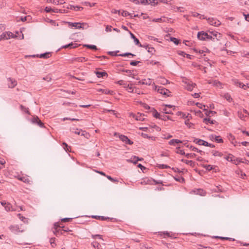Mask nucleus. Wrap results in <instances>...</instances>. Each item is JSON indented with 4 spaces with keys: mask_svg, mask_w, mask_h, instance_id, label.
I'll return each mask as SVG.
<instances>
[{
    "mask_svg": "<svg viewBox=\"0 0 249 249\" xmlns=\"http://www.w3.org/2000/svg\"><path fill=\"white\" fill-rule=\"evenodd\" d=\"M197 37L198 39L203 41L212 40L216 45L221 44L219 41L222 38V35L216 31L209 32L206 33L204 31L199 32L197 33Z\"/></svg>",
    "mask_w": 249,
    "mask_h": 249,
    "instance_id": "1",
    "label": "nucleus"
},
{
    "mask_svg": "<svg viewBox=\"0 0 249 249\" xmlns=\"http://www.w3.org/2000/svg\"><path fill=\"white\" fill-rule=\"evenodd\" d=\"M9 229L12 232L15 234L23 232L25 231V229L22 224L11 225L9 227Z\"/></svg>",
    "mask_w": 249,
    "mask_h": 249,
    "instance_id": "2",
    "label": "nucleus"
},
{
    "mask_svg": "<svg viewBox=\"0 0 249 249\" xmlns=\"http://www.w3.org/2000/svg\"><path fill=\"white\" fill-rule=\"evenodd\" d=\"M13 36V34L11 32H4L0 35V40L8 39Z\"/></svg>",
    "mask_w": 249,
    "mask_h": 249,
    "instance_id": "3",
    "label": "nucleus"
},
{
    "mask_svg": "<svg viewBox=\"0 0 249 249\" xmlns=\"http://www.w3.org/2000/svg\"><path fill=\"white\" fill-rule=\"evenodd\" d=\"M208 20V22L211 25H213L214 26H218L221 24V22L220 21L213 18H208L207 19Z\"/></svg>",
    "mask_w": 249,
    "mask_h": 249,
    "instance_id": "4",
    "label": "nucleus"
},
{
    "mask_svg": "<svg viewBox=\"0 0 249 249\" xmlns=\"http://www.w3.org/2000/svg\"><path fill=\"white\" fill-rule=\"evenodd\" d=\"M119 138L122 142H124L125 144L131 145L133 143V142L130 140H129L128 138L125 135H119Z\"/></svg>",
    "mask_w": 249,
    "mask_h": 249,
    "instance_id": "5",
    "label": "nucleus"
},
{
    "mask_svg": "<svg viewBox=\"0 0 249 249\" xmlns=\"http://www.w3.org/2000/svg\"><path fill=\"white\" fill-rule=\"evenodd\" d=\"M18 179L28 184H31L32 183V181L31 179H30L28 176H18Z\"/></svg>",
    "mask_w": 249,
    "mask_h": 249,
    "instance_id": "6",
    "label": "nucleus"
},
{
    "mask_svg": "<svg viewBox=\"0 0 249 249\" xmlns=\"http://www.w3.org/2000/svg\"><path fill=\"white\" fill-rule=\"evenodd\" d=\"M143 114L138 113L137 114H133V117L135 118L136 120L142 121L144 120Z\"/></svg>",
    "mask_w": 249,
    "mask_h": 249,
    "instance_id": "7",
    "label": "nucleus"
},
{
    "mask_svg": "<svg viewBox=\"0 0 249 249\" xmlns=\"http://www.w3.org/2000/svg\"><path fill=\"white\" fill-rule=\"evenodd\" d=\"M68 24H69V26L73 27L75 28V29H80L82 28V26H81L82 23H81L80 22L72 23V22H68ZM83 24V23H82V24Z\"/></svg>",
    "mask_w": 249,
    "mask_h": 249,
    "instance_id": "8",
    "label": "nucleus"
},
{
    "mask_svg": "<svg viewBox=\"0 0 249 249\" xmlns=\"http://www.w3.org/2000/svg\"><path fill=\"white\" fill-rule=\"evenodd\" d=\"M7 80L10 82V83H8V87L10 88H14L17 84V82L16 80L11 79V78H9L7 79Z\"/></svg>",
    "mask_w": 249,
    "mask_h": 249,
    "instance_id": "9",
    "label": "nucleus"
},
{
    "mask_svg": "<svg viewBox=\"0 0 249 249\" xmlns=\"http://www.w3.org/2000/svg\"><path fill=\"white\" fill-rule=\"evenodd\" d=\"M131 37L134 40V41L136 45L139 46H142L141 43L140 42L139 39L136 38L135 36L131 32H129Z\"/></svg>",
    "mask_w": 249,
    "mask_h": 249,
    "instance_id": "10",
    "label": "nucleus"
},
{
    "mask_svg": "<svg viewBox=\"0 0 249 249\" xmlns=\"http://www.w3.org/2000/svg\"><path fill=\"white\" fill-rule=\"evenodd\" d=\"M210 138L212 140H214L218 143H222L223 142V140L222 139L220 138V136H216L213 135H212L210 136Z\"/></svg>",
    "mask_w": 249,
    "mask_h": 249,
    "instance_id": "11",
    "label": "nucleus"
},
{
    "mask_svg": "<svg viewBox=\"0 0 249 249\" xmlns=\"http://www.w3.org/2000/svg\"><path fill=\"white\" fill-rule=\"evenodd\" d=\"M96 75L98 78H104L107 76V73L106 71H95Z\"/></svg>",
    "mask_w": 249,
    "mask_h": 249,
    "instance_id": "12",
    "label": "nucleus"
},
{
    "mask_svg": "<svg viewBox=\"0 0 249 249\" xmlns=\"http://www.w3.org/2000/svg\"><path fill=\"white\" fill-rule=\"evenodd\" d=\"M92 217L95 218L96 219L102 220V221L109 220L111 219L110 218H109L108 217H105L103 216H99V215H93V216H92Z\"/></svg>",
    "mask_w": 249,
    "mask_h": 249,
    "instance_id": "13",
    "label": "nucleus"
},
{
    "mask_svg": "<svg viewBox=\"0 0 249 249\" xmlns=\"http://www.w3.org/2000/svg\"><path fill=\"white\" fill-rule=\"evenodd\" d=\"M192 192H193L195 194L202 196H205L206 193V192L202 189H196L195 190H193Z\"/></svg>",
    "mask_w": 249,
    "mask_h": 249,
    "instance_id": "14",
    "label": "nucleus"
},
{
    "mask_svg": "<svg viewBox=\"0 0 249 249\" xmlns=\"http://www.w3.org/2000/svg\"><path fill=\"white\" fill-rule=\"evenodd\" d=\"M196 86V84L195 83H194L192 81H190L188 80V91H192Z\"/></svg>",
    "mask_w": 249,
    "mask_h": 249,
    "instance_id": "15",
    "label": "nucleus"
},
{
    "mask_svg": "<svg viewBox=\"0 0 249 249\" xmlns=\"http://www.w3.org/2000/svg\"><path fill=\"white\" fill-rule=\"evenodd\" d=\"M51 56V53L50 52L45 53H42L38 56V55H36L37 57H39L40 58H48Z\"/></svg>",
    "mask_w": 249,
    "mask_h": 249,
    "instance_id": "16",
    "label": "nucleus"
},
{
    "mask_svg": "<svg viewBox=\"0 0 249 249\" xmlns=\"http://www.w3.org/2000/svg\"><path fill=\"white\" fill-rule=\"evenodd\" d=\"M234 83L235 85H236L237 86H239V87H241L245 89H246L247 86L244 84L243 83H241V82L235 80H234Z\"/></svg>",
    "mask_w": 249,
    "mask_h": 249,
    "instance_id": "17",
    "label": "nucleus"
},
{
    "mask_svg": "<svg viewBox=\"0 0 249 249\" xmlns=\"http://www.w3.org/2000/svg\"><path fill=\"white\" fill-rule=\"evenodd\" d=\"M155 89L157 90L159 93L161 94H162L163 91H168V89L162 87L155 86Z\"/></svg>",
    "mask_w": 249,
    "mask_h": 249,
    "instance_id": "18",
    "label": "nucleus"
},
{
    "mask_svg": "<svg viewBox=\"0 0 249 249\" xmlns=\"http://www.w3.org/2000/svg\"><path fill=\"white\" fill-rule=\"evenodd\" d=\"M151 111L153 112L152 115L154 117L160 119L161 115L155 108H152Z\"/></svg>",
    "mask_w": 249,
    "mask_h": 249,
    "instance_id": "19",
    "label": "nucleus"
},
{
    "mask_svg": "<svg viewBox=\"0 0 249 249\" xmlns=\"http://www.w3.org/2000/svg\"><path fill=\"white\" fill-rule=\"evenodd\" d=\"M78 46L76 45V44H73V43H69V44L68 45H64L62 47V48H75L76 47H77Z\"/></svg>",
    "mask_w": 249,
    "mask_h": 249,
    "instance_id": "20",
    "label": "nucleus"
},
{
    "mask_svg": "<svg viewBox=\"0 0 249 249\" xmlns=\"http://www.w3.org/2000/svg\"><path fill=\"white\" fill-rule=\"evenodd\" d=\"M53 233H54L56 236H58V235H59V234H63V231H62V228H59V229H55V230L53 231Z\"/></svg>",
    "mask_w": 249,
    "mask_h": 249,
    "instance_id": "21",
    "label": "nucleus"
},
{
    "mask_svg": "<svg viewBox=\"0 0 249 249\" xmlns=\"http://www.w3.org/2000/svg\"><path fill=\"white\" fill-rule=\"evenodd\" d=\"M49 1L56 5L62 4L65 3L64 0H49Z\"/></svg>",
    "mask_w": 249,
    "mask_h": 249,
    "instance_id": "22",
    "label": "nucleus"
},
{
    "mask_svg": "<svg viewBox=\"0 0 249 249\" xmlns=\"http://www.w3.org/2000/svg\"><path fill=\"white\" fill-rule=\"evenodd\" d=\"M5 209L7 212L15 211V210L13 209L11 204L9 203L5 206Z\"/></svg>",
    "mask_w": 249,
    "mask_h": 249,
    "instance_id": "23",
    "label": "nucleus"
},
{
    "mask_svg": "<svg viewBox=\"0 0 249 249\" xmlns=\"http://www.w3.org/2000/svg\"><path fill=\"white\" fill-rule=\"evenodd\" d=\"M181 142L180 141L177 139H172L169 142V144L170 145H175L176 144Z\"/></svg>",
    "mask_w": 249,
    "mask_h": 249,
    "instance_id": "24",
    "label": "nucleus"
},
{
    "mask_svg": "<svg viewBox=\"0 0 249 249\" xmlns=\"http://www.w3.org/2000/svg\"><path fill=\"white\" fill-rule=\"evenodd\" d=\"M73 60L77 61V62H83L86 61L87 60V59L84 57H80L75 58L73 59Z\"/></svg>",
    "mask_w": 249,
    "mask_h": 249,
    "instance_id": "25",
    "label": "nucleus"
},
{
    "mask_svg": "<svg viewBox=\"0 0 249 249\" xmlns=\"http://www.w3.org/2000/svg\"><path fill=\"white\" fill-rule=\"evenodd\" d=\"M212 153L213 154V155L216 157H221L223 155V154L221 152H220L218 151H212Z\"/></svg>",
    "mask_w": 249,
    "mask_h": 249,
    "instance_id": "26",
    "label": "nucleus"
},
{
    "mask_svg": "<svg viewBox=\"0 0 249 249\" xmlns=\"http://www.w3.org/2000/svg\"><path fill=\"white\" fill-rule=\"evenodd\" d=\"M100 91H101L102 93H105L106 94H112L113 93V91L107 90L106 89H100Z\"/></svg>",
    "mask_w": 249,
    "mask_h": 249,
    "instance_id": "27",
    "label": "nucleus"
},
{
    "mask_svg": "<svg viewBox=\"0 0 249 249\" xmlns=\"http://www.w3.org/2000/svg\"><path fill=\"white\" fill-rule=\"evenodd\" d=\"M20 109L24 112L25 113H27V114H29L30 113H29V111L28 110V108H26V107H25L24 106H23V105H21L20 106Z\"/></svg>",
    "mask_w": 249,
    "mask_h": 249,
    "instance_id": "28",
    "label": "nucleus"
},
{
    "mask_svg": "<svg viewBox=\"0 0 249 249\" xmlns=\"http://www.w3.org/2000/svg\"><path fill=\"white\" fill-rule=\"evenodd\" d=\"M203 122H205L207 124H208V123H210L211 124H213L214 122H215V121L211 120L209 118H206L203 119Z\"/></svg>",
    "mask_w": 249,
    "mask_h": 249,
    "instance_id": "29",
    "label": "nucleus"
},
{
    "mask_svg": "<svg viewBox=\"0 0 249 249\" xmlns=\"http://www.w3.org/2000/svg\"><path fill=\"white\" fill-rule=\"evenodd\" d=\"M84 46L86 47H87L88 48H89V49H92V50H97L98 49L97 47L95 45H88V44H86V45H84Z\"/></svg>",
    "mask_w": 249,
    "mask_h": 249,
    "instance_id": "30",
    "label": "nucleus"
},
{
    "mask_svg": "<svg viewBox=\"0 0 249 249\" xmlns=\"http://www.w3.org/2000/svg\"><path fill=\"white\" fill-rule=\"evenodd\" d=\"M234 158V157L232 155L229 154V156L225 157V159L228 161L232 162L233 161V159Z\"/></svg>",
    "mask_w": 249,
    "mask_h": 249,
    "instance_id": "31",
    "label": "nucleus"
},
{
    "mask_svg": "<svg viewBox=\"0 0 249 249\" xmlns=\"http://www.w3.org/2000/svg\"><path fill=\"white\" fill-rule=\"evenodd\" d=\"M177 153L180 155H184L185 152L184 150L182 149L180 147H178L177 148Z\"/></svg>",
    "mask_w": 249,
    "mask_h": 249,
    "instance_id": "32",
    "label": "nucleus"
},
{
    "mask_svg": "<svg viewBox=\"0 0 249 249\" xmlns=\"http://www.w3.org/2000/svg\"><path fill=\"white\" fill-rule=\"evenodd\" d=\"M194 142H195L196 143L199 145H203V143H204L205 141L201 139H196L194 141Z\"/></svg>",
    "mask_w": 249,
    "mask_h": 249,
    "instance_id": "33",
    "label": "nucleus"
},
{
    "mask_svg": "<svg viewBox=\"0 0 249 249\" xmlns=\"http://www.w3.org/2000/svg\"><path fill=\"white\" fill-rule=\"evenodd\" d=\"M126 89L129 92H133V88L132 87V85L131 84H130V85L128 84L127 85V88H126Z\"/></svg>",
    "mask_w": 249,
    "mask_h": 249,
    "instance_id": "34",
    "label": "nucleus"
},
{
    "mask_svg": "<svg viewBox=\"0 0 249 249\" xmlns=\"http://www.w3.org/2000/svg\"><path fill=\"white\" fill-rule=\"evenodd\" d=\"M160 119L164 121H166L167 120L170 119V118L169 116L166 115L165 114H163L162 115H161Z\"/></svg>",
    "mask_w": 249,
    "mask_h": 249,
    "instance_id": "35",
    "label": "nucleus"
},
{
    "mask_svg": "<svg viewBox=\"0 0 249 249\" xmlns=\"http://www.w3.org/2000/svg\"><path fill=\"white\" fill-rule=\"evenodd\" d=\"M50 242L52 247H54L56 246L55 238H51L50 240Z\"/></svg>",
    "mask_w": 249,
    "mask_h": 249,
    "instance_id": "36",
    "label": "nucleus"
},
{
    "mask_svg": "<svg viewBox=\"0 0 249 249\" xmlns=\"http://www.w3.org/2000/svg\"><path fill=\"white\" fill-rule=\"evenodd\" d=\"M129 55H131L132 56H135V54H133L130 53H124L120 54L118 55V56H129Z\"/></svg>",
    "mask_w": 249,
    "mask_h": 249,
    "instance_id": "37",
    "label": "nucleus"
},
{
    "mask_svg": "<svg viewBox=\"0 0 249 249\" xmlns=\"http://www.w3.org/2000/svg\"><path fill=\"white\" fill-rule=\"evenodd\" d=\"M237 114L238 117L242 120H243L244 118L246 117V116H245L241 111H238Z\"/></svg>",
    "mask_w": 249,
    "mask_h": 249,
    "instance_id": "38",
    "label": "nucleus"
},
{
    "mask_svg": "<svg viewBox=\"0 0 249 249\" xmlns=\"http://www.w3.org/2000/svg\"><path fill=\"white\" fill-rule=\"evenodd\" d=\"M203 143V145L205 146H209V147H212V148H213L215 147L214 145H213V144H212V143H209L206 141H205V142Z\"/></svg>",
    "mask_w": 249,
    "mask_h": 249,
    "instance_id": "39",
    "label": "nucleus"
},
{
    "mask_svg": "<svg viewBox=\"0 0 249 249\" xmlns=\"http://www.w3.org/2000/svg\"><path fill=\"white\" fill-rule=\"evenodd\" d=\"M171 41H173L175 44L178 45L179 43V40H178L177 38L171 37H170Z\"/></svg>",
    "mask_w": 249,
    "mask_h": 249,
    "instance_id": "40",
    "label": "nucleus"
},
{
    "mask_svg": "<svg viewBox=\"0 0 249 249\" xmlns=\"http://www.w3.org/2000/svg\"><path fill=\"white\" fill-rule=\"evenodd\" d=\"M39 118L37 116H35L32 119V122L34 124H36L37 123L38 121L39 120Z\"/></svg>",
    "mask_w": 249,
    "mask_h": 249,
    "instance_id": "41",
    "label": "nucleus"
},
{
    "mask_svg": "<svg viewBox=\"0 0 249 249\" xmlns=\"http://www.w3.org/2000/svg\"><path fill=\"white\" fill-rule=\"evenodd\" d=\"M160 83L163 85H165L168 83V80L164 78L161 77V78H160Z\"/></svg>",
    "mask_w": 249,
    "mask_h": 249,
    "instance_id": "42",
    "label": "nucleus"
},
{
    "mask_svg": "<svg viewBox=\"0 0 249 249\" xmlns=\"http://www.w3.org/2000/svg\"><path fill=\"white\" fill-rule=\"evenodd\" d=\"M147 50V51L148 53H151V54H153L155 52V50L153 47H148Z\"/></svg>",
    "mask_w": 249,
    "mask_h": 249,
    "instance_id": "43",
    "label": "nucleus"
},
{
    "mask_svg": "<svg viewBox=\"0 0 249 249\" xmlns=\"http://www.w3.org/2000/svg\"><path fill=\"white\" fill-rule=\"evenodd\" d=\"M63 11H65V10H62V9H58L57 8H55V9H53V12H54V13H63Z\"/></svg>",
    "mask_w": 249,
    "mask_h": 249,
    "instance_id": "44",
    "label": "nucleus"
},
{
    "mask_svg": "<svg viewBox=\"0 0 249 249\" xmlns=\"http://www.w3.org/2000/svg\"><path fill=\"white\" fill-rule=\"evenodd\" d=\"M119 52V51L116 52H108V54L112 56H118L119 54H117V53Z\"/></svg>",
    "mask_w": 249,
    "mask_h": 249,
    "instance_id": "45",
    "label": "nucleus"
},
{
    "mask_svg": "<svg viewBox=\"0 0 249 249\" xmlns=\"http://www.w3.org/2000/svg\"><path fill=\"white\" fill-rule=\"evenodd\" d=\"M121 15L123 17H126L127 16H129L130 14L126 11H123L121 13Z\"/></svg>",
    "mask_w": 249,
    "mask_h": 249,
    "instance_id": "46",
    "label": "nucleus"
},
{
    "mask_svg": "<svg viewBox=\"0 0 249 249\" xmlns=\"http://www.w3.org/2000/svg\"><path fill=\"white\" fill-rule=\"evenodd\" d=\"M205 113L206 115L207 116H209L211 114V113H215V111H211V110H208L206 109H205Z\"/></svg>",
    "mask_w": 249,
    "mask_h": 249,
    "instance_id": "47",
    "label": "nucleus"
},
{
    "mask_svg": "<svg viewBox=\"0 0 249 249\" xmlns=\"http://www.w3.org/2000/svg\"><path fill=\"white\" fill-rule=\"evenodd\" d=\"M188 165H190V166L193 167L195 165V162L192 160H188Z\"/></svg>",
    "mask_w": 249,
    "mask_h": 249,
    "instance_id": "48",
    "label": "nucleus"
},
{
    "mask_svg": "<svg viewBox=\"0 0 249 249\" xmlns=\"http://www.w3.org/2000/svg\"><path fill=\"white\" fill-rule=\"evenodd\" d=\"M128 161H129V162H132L134 164H136L137 163V159H135V160H134L133 159V157L131 158V159L130 160H127Z\"/></svg>",
    "mask_w": 249,
    "mask_h": 249,
    "instance_id": "49",
    "label": "nucleus"
},
{
    "mask_svg": "<svg viewBox=\"0 0 249 249\" xmlns=\"http://www.w3.org/2000/svg\"><path fill=\"white\" fill-rule=\"evenodd\" d=\"M61 228H64V226H61L59 225L58 223H55L54 224V230L56 229Z\"/></svg>",
    "mask_w": 249,
    "mask_h": 249,
    "instance_id": "50",
    "label": "nucleus"
},
{
    "mask_svg": "<svg viewBox=\"0 0 249 249\" xmlns=\"http://www.w3.org/2000/svg\"><path fill=\"white\" fill-rule=\"evenodd\" d=\"M139 63H140V61H132L130 64L132 66H136Z\"/></svg>",
    "mask_w": 249,
    "mask_h": 249,
    "instance_id": "51",
    "label": "nucleus"
},
{
    "mask_svg": "<svg viewBox=\"0 0 249 249\" xmlns=\"http://www.w3.org/2000/svg\"><path fill=\"white\" fill-rule=\"evenodd\" d=\"M171 92L168 90V91H163L162 94L166 95L168 97L170 96Z\"/></svg>",
    "mask_w": 249,
    "mask_h": 249,
    "instance_id": "52",
    "label": "nucleus"
},
{
    "mask_svg": "<svg viewBox=\"0 0 249 249\" xmlns=\"http://www.w3.org/2000/svg\"><path fill=\"white\" fill-rule=\"evenodd\" d=\"M148 1L149 0H140V3L143 5H147L149 3Z\"/></svg>",
    "mask_w": 249,
    "mask_h": 249,
    "instance_id": "53",
    "label": "nucleus"
},
{
    "mask_svg": "<svg viewBox=\"0 0 249 249\" xmlns=\"http://www.w3.org/2000/svg\"><path fill=\"white\" fill-rule=\"evenodd\" d=\"M71 218H64L61 219V221L64 222H70L71 221Z\"/></svg>",
    "mask_w": 249,
    "mask_h": 249,
    "instance_id": "54",
    "label": "nucleus"
},
{
    "mask_svg": "<svg viewBox=\"0 0 249 249\" xmlns=\"http://www.w3.org/2000/svg\"><path fill=\"white\" fill-rule=\"evenodd\" d=\"M153 21H155V22H162V21H165V20H163L162 18H155L153 20Z\"/></svg>",
    "mask_w": 249,
    "mask_h": 249,
    "instance_id": "55",
    "label": "nucleus"
},
{
    "mask_svg": "<svg viewBox=\"0 0 249 249\" xmlns=\"http://www.w3.org/2000/svg\"><path fill=\"white\" fill-rule=\"evenodd\" d=\"M63 145L64 146H65V147H64V149L67 151H69V148H70V146H69L66 143V142H63Z\"/></svg>",
    "mask_w": 249,
    "mask_h": 249,
    "instance_id": "56",
    "label": "nucleus"
},
{
    "mask_svg": "<svg viewBox=\"0 0 249 249\" xmlns=\"http://www.w3.org/2000/svg\"><path fill=\"white\" fill-rule=\"evenodd\" d=\"M107 178L110 180V181H112V182H118V180L112 178L111 177L109 176H107Z\"/></svg>",
    "mask_w": 249,
    "mask_h": 249,
    "instance_id": "57",
    "label": "nucleus"
},
{
    "mask_svg": "<svg viewBox=\"0 0 249 249\" xmlns=\"http://www.w3.org/2000/svg\"><path fill=\"white\" fill-rule=\"evenodd\" d=\"M45 10L47 13L53 12V9L50 7H46Z\"/></svg>",
    "mask_w": 249,
    "mask_h": 249,
    "instance_id": "58",
    "label": "nucleus"
},
{
    "mask_svg": "<svg viewBox=\"0 0 249 249\" xmlns=\"http://www.w3.org/2000/svg\"><path fill=\"white\" fill-rule=\"evenodd\" d=\"M37 124L40 127H44V124L39 119V120L37 122Z\"/></svg>",
    "mask_w": 249,
    "mask_h": 249,
    "instance_id": "59",
    "label": "nucleus"
},
{
    "mask_svg": "<svg viewBox=\"0 0 249 249\" xmlns=\"http://www.w3.org/2000/svg\"><path fill=\"white\" fill-rule=\"evenodd\" d=\"M112 26L109 25H107L106 28V31L107 32H111L112 31Z\"/></svg>",
    "mask_w": 249,
    "mask_h": 249,
    "instance_id": "60",
    "label": "nucleus"
},
{
    "mask_svg": "<svg viewBox=\"0 0 249 249\" xmlns=\"http://www.w3.org/2000/svg\"><path fill=\"white\" fill-rule=\"evenodd\" d=\"M199 94L200 93H195L194 94H191V95L194 98H198L199 97Z\"/></svg>",
    "mask_w": 249,
    "mask_h": 249,
    "instance_id": "61",
    "label": "nucleus"
},
{
    "mask_svg": "<svg viewBox=\"0 0 249 249\" xmlns=\"http://www.w3.org/2000/svg\"><path fill=\"white\" fill-rule=\"evenodd\" d=\"M160 168L161 169H167L169 168V166L165 164H161L160 165Z\"/></svg>",
    "mask_w": 249,
    "mask_h": 249,
    "instance_id": "62",
    "label": "nucleus"
},
{
    "mask_svg": "<svg viewBox=\"0 0 249 249\" xmlns=\"http://www.w3.org/2000/svg\"><path fill=\"white\" fill-rule=\"evenodd\" d=\"M81 131V133L79 135H81V136H87V135H89V134L86 132V131H82V130H80Z\"/></svg>",
    "mask_w": 249,
    "mask_h": 249,
    "instance_id": "63",
    "label": "nucleus"
},
{
    "mask_svg": "<svg viewBox=\"0 0 249 249\" xmlns=\"http://www.w3.org/2000/svg\"><path fill=\"white\" fill-rule=\"evenodd\" d=\"M244 16H245V20L247 21H249V14L246 15L244 14Z\"/></svg>",
    "mask_w": 249,
    "mask_h": 249,
    "instance_id": "64",
    "label": "nucleus"
}]
</instances>
